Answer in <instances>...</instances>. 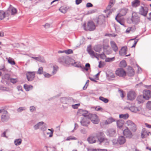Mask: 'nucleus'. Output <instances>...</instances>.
<instances>
[{"mask_svg": "<svg viewBox=\"0 0 151 151\" xmlns=\"http://www.w3.org/2000/svg\"><path fill=\"white\" fill-rule=\"evenodd\" d=\"M129 109L132 112L135 113L137 112V111H139V109L137 108V107L134 106H131L129 107Z\"/></svg>", "mask_w": 151, "mask_h": 151, "instance_id": "nucleus-34", "label": "nucleus"}, {"mask_svg": "<svg viewBox=\"0 0 151 151\" xmlns=\"http://www.w3.org/2000/svg\"><path fill=\"white\" fill-rule=\"evenodd\" d=\"M123 132L124 135L126 138L130 139L133 136L132 134L128 128H127L124 129L123 131Z\"/></svg>", "mask_w": 151, "mask_h": 151, "instance_id": "nucleus-12", "label": "nucleus"}, {"mask_svg": "<svg viewBox=\"0 0 151 151\" xmlns=\"http://www.w3.org/2000/svg\"><path fill=\"white\" fill-rule=\"evenodd\" d=\"M90 65L89 63H87L86 64L85 67L84 68V69L86 71L88 70V68H90Z\"/></svg>", "mask_w": 151, "mask_h": 151, "instance_id": "nucleus-60", "label": "nucleus"}, {"mask_svg": "<svg viewBox=\"0 0 151 151\" xmlns=\"http://www.w3.org/2000/svg\"><path fill=\"white\" fill-rule=\"evenodd\" d=\"M126 65L127 64L126 62L124 60L122 61L120 63L119 66L121 67H125Z\"/></svg>", "mask_w": 151, "mask_h": 151, "instance_id": "nucleus-41", "label": "nucleus"}, {"mask_svg": "<svg viewBox=\"0 0 151 151\" xmlns=\"http://www.w3.org/2000/svg\"><path fill=\"white\" fill-rule=\"evenodd\" d=\"M145 99L144 97L142 95H140L138 96L137 99V101L139 103H143Z\"/></svg>", "mask_w": 151, "mask_h": 151, "instance_id": "nucleus-24", "label": "nucleus"}, {"mask_svg": "<svg viewBox=\"0 0 151 151\" xmlns=\"http://www.w3.org/2000/svg\"><path fill=\"white\" fill-rule=\"evenodd\" d=\"M112 142L113 143V144L114 145H115L116 144L118 143V139L117 140L114 139L112 140Z\"/></svg>", "mask_w": 151, "mask_h": 151, "instance_id": "nucleus-59", "label": "nucleus"}, {"mask_svg": "<svg viewBox=\"0 0 151 151\" xmlns=\"http://www.w3.org/2000/svg\"><path fill=\"white\" fill-rule=\"evenodd\" d=\"M61 101L63 103L70 104V100L65 98H63L61 99Z\"/></svg>", "mask_w": 151, "mask_h": 151, "instance_id": "nucleus-31", "label": "nucleus"}, {"mask_svg": "<svg viewBox=\"0 0 151 151\" xmlns=\"http://www.w3.org/2000/svg\"><path fill=\"white\" fill-rule=\"evenodd\" d=\"M88 112L87 110H83L80 109L78 110L77 112V113H88Z\"/></svg>", "mask_w": 151, "mask_h": 151, "instance_id": "nucleus-49", "label": "nucleus"}, {"mask_svg": "<svg viewBox=\"0 0 151 151\" xmlns=\"http://www.w3.org/2000/svg\"><path fill=\"white\" fill-rule=\"evenodd\" d=\"M136 96V94L134 91H129L127 94V97L128 99L132 100L134 99Z\"/></svg>", "mask_w": 151, "mask_h": 151, "instance_id": "nucleus-14", "label": "nucleus"}, {"mask_svg": "<svg viewBox=\"0 0 151 151\" xmlns=\"http://www.w3.org/2000/svg\"><path fill=\"white\" fill-rule=\"evenodd\" d=\"M104 140L102 142L104 143L106 145H108L109 143V141L108 139L104 137Z\"/></svg>", "mask_w": 151, "mask_h": 151, "instance_id": "nucleus-57", "label": "nucleus"}, {"mask_svg": "<svg viewBox=\"0 0 151 151\" xmlns=\"http://www.w3.org/2000/svg\"><path fill=\"white\" fill-rule=\"evenodd\" d=\"M5 12L3 11H0V20H2L5 17Z\"/></svg>", "mask_w": 151, "mask_h": 151, "instance_id": "nucleus-45", "label": "nucleus"}, {"mask_svg": "<svg viewBox=\"0 0 151 151\" xmlns=\"http://www.w3.org/2000/svg\"><path fill=\"white\" fill-rule=\"evenodd\" d=\"M9 11L11 12V15H14L17 13V10L14 8L10 7L8 9V11Z\"/></svg>", "mask_w": 151, "mask_h": 151, "instance_id": "nucleus-30", "label": "nucleus"}, {"mask_svg": "<svg viewBox=\"0 0 151 151\" xmlns=\"http://www.w3.org/2000/svg\"><path fill=\"white\" fill-rule=\"evenodd\" d=\"M116 133V131L113 129H108L107 131V135L110 136H114L115 135Z\"/></svg>", "mask_w": 151, "mask_h": 151, "instance_id": "nucleus-17", "label": "nucleus"}, {"mask_svg": "<svg viewBox=\"0 0 151 151\" xmlns=\"http://www.w3.org/2000/svg\"><path fill=\"white\" fill-rule=\"evenodd\" d=\"M118 139V143L120 145L124 144L126 141L125 137L123 136L119 137Z\"/></svg>", "mask_w": 151, "mask_h": 151, "instance_id": "nucleus-20", "label": "nucleus"}, {"mask_svg": "<svg viewBox=\"0 0 151 151\" xmlns=\"http://www.w3.org/2000/svg\"><path fill=\"white\" fill-rule=\"evenodd\" d=\"M80 104H75L72 105V107L74 109H77L78 107L80 106Z\"/></svg>", "mask_w": 151, "mask_h": 151, "instance_id": "nucleus-50", "label": "nucleus"}, {"mask_svg": "<svg viewBox=\"0 0 151 151\" xmlns=\"http://www.w3.org/2000/svg\"><path fill=\"white\" fill-rule=\"evenodd\" d=\"M10 80L11 82L13 83H16L18 81L17 78H11Z\"/></svg>", "mask_w": 151, "mask_h": 151, "instance_id": "nucleus-56", "label": "nucleus"}, {"mask_svg": "<svg viewBox=\"0 0 151 151\" xmlns=\"http://www.w3.org/2000/svg\"><path fill=\"white\" fill-rule=\"evenodd\" d=\"M68 9L65 6H63L60 7L59 9V10L62 13H65Z\"/></svg>", "mask_w": 151, "mask_h": 151, "instance_id": "nucleus-37", "label": "nucleus"}, {"mask_svg": "<svg viewBox=\"0 0 151 151\" xmlns=\"http://www.w3.org/2000/svg\"><path fill=\"white\" fill-rule=\"evenodd\" d=\"M111 47L113 50L115 52L118 51V48L115 42L113 41H111L110 42Z\"/></svg>", "mask_w": 151, "mask_h": 151, "instance_id": "nucleus-18", "label": "nucleus"}, {"mask_svg": "<svg viewBox=\"0 0 151 151\" xmlns=\"http://www.w3.org/2000/svg\"><path fill=\"white\" fill-rule=\"evenodd\" d=\"M44 124V122H38L37 124L35 125L33 128L34 129L36 130L39 128L40 127Z\"/></svg>", "mask_w": 151, "mask_h": 151, "instance_id": "nucleus-27", "label": "nucleus"}, {"mask_svg": "<svg viewBox=\"0 0 151 151\" xmlns=\"http://www.w3.org/2000/svg\"><path fill=\"white\" fill-rule=\"evenodd\" d=\"M88 114H83V116L82 118V120L81 121L80 123L83 126H86L89 123V121L87 118Z\"/></svg>", "mask_w": 151, "mask_h": 151, "instance_id": "nucleus-7", "label": "nucleus"}, {"mask_svg": "<svg viewBox=\"0 0 151 151\" xmlns=\"http://www.w3.org/2000/svg\"><path fill=\"white\" fill-rule=\"evenodd\" d=\"M124 123V122L123 120H118L116 122V124L117 127L121 128L123 126Z\"/></svg>", "mask_w": 151, "mask_h": 151, "instance_id": "nucleus-29", "label": "nucleus"}, {"mask_svg": "<svg viewBox=\"0 0 151 151\" xmlns=\"http://www.w3.org/2000/svg\"><path fill=\"white\" fill-rule=\"evenodd\" d=\"M148 11V8L145 6H141L139 8V14L144 16H146Z\"/></svg>", "mask_w": 151, "mask_h": 151, "instance_id": "nucleus-6", "label": "nucleus"}, {"mask_svg": "<svg viewBox=\"0 0 151 151\" xmlns=\"http://www.w3.org/2000/svg\"><path fill=\"white\" fill-rule=\"evenodd\" d=\"M6 59L7 60L8 62L11 65H14L15 63L14 60L12 58L9 57V58H6Z\"/></svg>", "mask_w": 151, "mask_h": 151, "instance_id": "nucleus-35", "label": "nucleus"}, {"mask_svg": "<svg viewBox=\"0 0 151 151\" xmlns=\"http://www.w3.org/2000/svg\"><path fill=\"white\" fill-rule=\"evenodd\" d=\"M9 118V116L8 114H3L1 116V119L3 122L7 121Z\"/></svg>", "mask_w": 151, "mask_h": 151, "instance_id": "nucleus-25", "label": "nucleus"}, {"mask_svg": "<svg viewBox=\"0 0 151 151\" xmlns=\"http://www.w3.org/2000/svg\"><path fill=\"white\" fill-rule=\"evenodd\" d=\"M114 121L115 120L114 118L110 117L106 120L101 122L100 124L101 127H104L105 125L109 124Z\"/></svg>", "mask_w": 151, "mask_h": 151, "instance_id": "nucleus-9", "label": "nucleus"}, {"mask_svg": "<svg viewBox=\"0 0 151 151\" xmlns=\"http://www.w3.org/2000/svg\"><path fill=\"white\" fill-rule=\"evenodd\" d=\"M73 52V50L71 49H68L65 50V53L67 54H69Z\"/></svg>", "mask_w": 151, "mask_h": 151, "instance_id": "nucleus-54", "label": "nucleus"}, {"mask_svg": "<svg viewBox=\"0 0 151 151\" xmlns=\"http://www.w3.org/2000/svg\"><path fill=\"white\" fill-rule=\"evenodd\" d=\"M22 142V139H16L14 141V143L16 146H18L20 145Z\"/></svg>", "mask_w": 151, "mask_h": 151, "instance_id": "nucleus-36", "label": "nucleus"}, {"mask_svg": "<svg viewBox=\"0 0 151 151\" xmlns=\"http://www.w3.org/2000/svg\"><path fill=\"white\" fill-rule=\"evenodd\" d=\"M53 70L52 72L53 75L55 74L58 70V67L56 65H54L53 67Z\"/></svg>", "mask_w": 151, "mask_h": 151, "instance_id": "nucleus-43", "label": "nucleus"}, {"mask_svg": "<svg viewBox=\"0 0 151 151\" xmlns=\"http://www.w3.org/2000/svg\"><path fill=\"white\" fill-rule=\"evenodd\" d=\"M132 6L136 7L140 5V1L138 0H135L132 2Z\"/></svg>", "mask_w": 151, "mask_h": 151, "instance_id": "nucleus-28", "label": "nucleus"}, {"mask_svg": "<svg viewBox=\"0 0 151 151\" xmlns=\"http://www.w3.org/2000/svg\"><path fill=\"white\" fill-rule=\"evenodd\" d=\"M147 108L149 109H151V101H149L146 104Z\"/></svg>", "mask_w": 151, "mask_h": 151, "instance_id": "nucleus-48", "label": "nucleus"}, {"mask_svg": "<svg viewBox=\"0 0 151 151\" xmlns=\"http://www.w3.org/2000/svg\"><path fill=\"white\" fill-rule=\"evenodd\" d=\"M125 125L128 127L132 131L134 132L137 129L136 125L131 121L128 120L125 123Z\"/></svg>", "mask_w": 151, "mask_h": 151, "instance_id": "nucleus-5", "label": "nucleus"}, {"mask_svg": "<svg viewBox=\"0 0 151 151\" xmlns=\"http://www.w3.org/2000/svg\"><path fill=\"white\" fill-rule=\"evenodd\" d=\"M126 48L124 47H122L119 51V54L121 56H123L126 54Z\"/></svg>", "mask_w": 151, "mask_h": 151, "instance_id": "nucleus-26", "label": "nucleus"}, {"mask_svg": "<svg viewBox=\"0 0 151 151\" xmlns=\"http://www.w3.org/2000/svg\"><path fill=\"white\" fill-rule=\"evenodd\" d=\"M114 60V57H113L112 58H107L106 60V62H109L113 61Z\"/></svg>", "mask_w": 151, "mask_h": 151, "instance_id": "nucleus-52", "label": "nucleus"}, {"mask_svg": "<svg viewBox=\"0 0 151 151\" xmlns=\"http://www.w3.org/2000/svg\"><path fill=\"white\" fill-rule=\"evenodd\" d=\"M7 113V112L4 109H0V113Z\"/></svg>", "mask_w": 151, "mask_h": 151, "instance_id": "nucleus-64", "label": "nucleus"}, {"mask_svg": "<svg viewBox=\"0 0 151 151\" xmlns=\"http://www.w3.org/2000/svg\"><path fill=\"white\" fill-rule=\"evenodd\" d=\"M128 12V9H122L120 12V15L122 16L125 15Z\"/></svg>", "mask_w": 151, "mask_h": 151, "instance_id": "nucleus-39", "label": "nucleus"}, {"mask_svg": "<svg viewBox=\"0 0 151 151\" xmlns=\"http://www.w3.org/2000/svg\"><path fill=\"white\" fill-rule=\"evenodd\" d=\"M83 27L85 30H89L92 31L96 28V25L93 22L91 21H89L87 24V27L86 28V24L84 23L83 24Z\"/></svg>", "mask_w": 151, "mask_h": 151, "instance_id": "nucleus-4", "label": "nucleus"}, {"mask_svg": "<svg viewBox=\"0 0 151 151\" xmlns=\"http://www.w3.org/2000/svg\"><path fill=\"white\" fill-rule=\"evenodd\" d=\"M151 91L148 90H145L143 91V95L146 100H148L151 96Z\"/></svg>", "mask_w": 151, "mask_h": 151, "instance_id": "nucleus-15", "label": "nucleus"}, {"mask_svg": "<svg viewBox=\"0 0 151 151\" xmlns=\"http://www.w3.org/2000/svg\"><path fill=\"white\" fill-rule=\"evenodd\" d=\"M134 74V69L131 67H129L128 68L127 72V74L130 76H133Z\"/></svg>", "mask_w": 151, "mask_h": 151, "instance_id": "nucleus-23", "label": "nucleus"}, {"mask_svg": "<svg viewBox=\"0 0 151 151\" xmlns=\"http://www.w3.org/2000/svg\"><path fill=\"white\" fill-rule=\"evenodd\" d=\"M47 126V125L44 123V124L40 127V128L42 130L45 131L46 129Z\"/></svg>", "mask_w": 151, "mask_h": 151, "instance_id": "nucleus-47", "label": "nucleus"}, {"mask_svg": "<svg viewBox=\"0 0 151 151\" xmlns=\"http://www.w3.org/2000/svg\"><path fill=\"white\" fill-rule=\"evenodd\" d=\"M99 99L105 103H107L109 101V100L107 99L104 98L102 96L99 97Z\"/></svg>", "mask_w": 151, "mask_h": 151, "instance_id": "nucleus-44", "label": "nucleus"}, {"mask_svg": "<svg viewBox=\"0 0 151 151\" xmlns=\"http://www.w3.org/2000/svg\"><path fill=\"white\" fill-rule=\"evenodd\" d=\"M128 114H120L119 115V117L121 119H126L129 117Z\"/></svg>", "mask_w": 151, "mask_h": 151, "instance_id": "nucleus-32", "label": "nucleus"}, {"mask_svg": "<svg viewBox=\"0 0 151 151\" xmlns=\"http://www.w3.org/2000/svg\"><path fill=\"white\" fill-rule=\"evenodd\" d=\"M29 110L30 112H32L36 110V108L33 106H30L29 108Z\"/></svg>", "mask_w": 151, "mask_h": 151, "instance_id": "nucleus-58", "label": "nucleus"}, {"mask_svg": "<svg viewBox=\"0 0 151 151\" xmlns=\"http://www.w3.org/2000/svg\"><path fill=\"white\" fill-rule=\"evenodd\" d=\"M113 5H114L109 3V5L106 8V10H104V12H107L108 14L107 16V17H108L109 15L112 12L111 11L112 9L110 10V9L113 6Z\"/></svg>", "mask_w": 151, "mask_h": 151, "instance_id": "nucleus-21", "label": "nucleus"}, {"mask_svg": "<svg viewBox=\"0 0 151 151\" xmlns=\"http://www.w3.org/2000/svg\"><path fill=\"white\" fill-rule=\"evenodd\" d=\"M36 73V72H29L27 71L26 72V76L27 80L29 81H33L35 77Z\"/></svg>", "mask_w": 151, "mask_h": 151, "instance_id": "nucleus-8", "label": "nucleus"}, {"mask_svg": "<svg viewBox=\"0 0 151 151\" xmlns=\"http://www.w3.org/2000/svg\"><path fill=\"white\" fill-rule=\"evenodd\" d=\"M116 74L117 75L122 77H124L126 75L125 71L122 68H119L116 71Z\"/></svg>", "mask_w": 151, "mask_h": 151, "instance_id": "nucleus-13", "label": "nucleus"}, {"mask_svg": "<svg viewBox=\"0 0 151 151\" xmlns=\"http://www.w3.org/2000/svg\"><path fill=\"white\" fill-rule=\"evenodd\" d=\"M31 58L37 61H38L42 63H45V60L43 56L39 55L37 57H32Z\"/></svg>", "mask_w": 151, "mask_h": 151, "instance_id": "nucleus-16", "label": "nucleus"}, {"mask_svg": "<svg viewBox=\"0 0 151 151\" xmlns=\"http://www.w3.org/2000/svg\"><path fill=\"white\" fill-rule=\"evenodd\" d=\"M76 138L75 137H72L71 136H70L68 137L66 139L67 140H69L70 139L71 140H76Z\"/></svg>", "mask_w": 151, "mask_h": 151, "instance_id": "nucleus-62", "label": "nucleus"}, {"mask_svg": "<svg viewBox=\"0 0 151 151\" xmlns=\"http://www.w3.org/2000/svg\"><path fill=\"white\" fill-rule=\"evenodd\" d=\"M80 131L81 133L83 134H86L87 133V131L86 129L84 128L81 129L80 130Z\"/></svg>", "mask_w": 151, "mask_h": 151, "instance_id": "nucleus-53", "label": "nucleus"}, {"mask_svg": "<svg viewBox=\"0 0 151 151\" xmlns=\"http://www.w3.org/2000/svg\"><path fill=\"white\" fill-rule=\"evenodd\" d=\"M94 50L98 52H100L101 50V47L99 45L95 46L94 47Z\"/></svg>", "mask_w": 151, "mask_h": 151, "instance_id": "nucleus-38", "label": "nucleus"}, {"mask_svg": "<svg viewBox=\"0 0 151 151\" xmlns=\"http://www.w3.org/2000/svg\"><path fill=\"white\" fill-rule=\"evenodd\" d=\"M48 130L50 131V132H47V134H49V137H51L52 136L53 133V129H48Z\"/></svg>", "mask_w": 151, "mask_h": 151, "instance_id": "nucleus-46", "label": "nucleus"}, {"mask_svg": "<svg viewBox=\"0 0 151 151\" xmlns=\"http://www.w3.org/2000/svg\"><path fill=\"white\" fill-rule=\"evenodd\" d=\"M37 74H39V75H41L43 73V68L42 67H40L38 70L36 72V73Z\"/></svg>", "mask_w": 151, "mask_h": 151, "instance_id": "nucleus-40", "label": "nucleus"}, {"mask_svg": "<svg viewBox=\"0 0 151 151\" xmlns=\"http://www.w3.org/2000/svg\"><path fill=\"white\" fill-rule=\"evenodd\" d=\"M132 29H134V27H130L128 28V29L126 30V32L127 33H129L131 31V30Z\"/></svg>", "mask_w": 151, "mask_h": 151, "instance_id": "nucleus-63", "label": "nucleus"}, {"mask_svg": "<svg viewBox=\"0 0 151 151\" xmlns=\"http://www.w3.org/2000/svg\"><path fill=\"white\" fill-rule=\"evenodd\" d=\"M44 76L46 78H49L51 76V75L48 73H44L43 74Z\"/></svg>", "mask_w": 151, "mask_h": 151, "instance_id": "nucleus-61", "label": "nucleus"}, {"mask_svg": "<svg viewBox=\"0 0 151 151\" xmlns=\"http://www.w3.org/2000/svg\"><path fill=\"white\" fill-rule=\"evenodd\" d=\"M88 116L94 124H98L100 122L98 116L96 114H88Z\"/></svg>", "mask_w": 151, "mask_h": 151, "instance_id": "nucleus-2", "label": "nucleus"}, {"mask_svg": "<svg viewBox=\"0 0 151 151\" xmlns=\"http://www.w3.org/2000/svg\"><path fill=\"white\" fill-rule=\"evenodd\" d=\"M24 88L26 91H28L33 88V86L32 85H28L27 84H24Z\"/></svg>", "mask_w": 151, "mask_h": 151, "instance_id": "nucleus-33", "label": "nucleus"}, {"mask_svg": "<svg viewBox=\"0 0 151 151\" xmlns=\"http://www.w3.org/2000/svg\"><path fill=\"white\" fill-rule=\"evenodd\" d=\"M26 109V108L25 107H21L19 108L18 109V112H21L22 111L25 110Z\"/></svg>", "mask_w": 151, "mask_h": 151, "instance_id": "nucleus-51", "label": "nucleus"}, {"mask_svg": "<svg viewBox=\"0 0 151 151\" xmlns=\"http://www.w3.org/2000/svg\"><path fill=\"white\" fill-rule=\"evenodd\" d=\"M96 136L99 141L101 143H102V141L104 140L105 137L104 133L101 132H99L96 134Z\"/></svg>", "mask_w": 151, "mask_h": 151, "instance_id": "nucleus-10", "label": "nucleus"}, {"mask_svg": "<svg viewBox=\"0 0 151 151\" xmlns=\"http://www.w3.org/2000/svg\"><path fill=\"white\" fill-rule=\"evenodd\" d=\"M150 134V132H147L146 130L144 128L142 129L141 136L142 138H144L147 136H149Z\"/></svg>", "mask_w": 151, "mask_h": 151, "instance_id": "nucleus-19", "label": "nucleus"}, {"mask_svg": "<svg viewBox=\"0 0 151 151\" xmlns=\"http://www.w3.org/2000/svg\"><path fill=\"white\" fill-rule=\"evenodd\" d=\"M87 140L90 143H95L96 142V137L95 136H91L88 138Z\"/></svg>", "mask_w": 151, "mask_h": 151, "instance_id": "nucleus-22", "label": "nucleus"}, {"mask_svg": "<svg viewBox=\"0 0 151 151\" xmlns=\"http://www.w3.org/2000/svg\"><path fill=\"white\" fill-rule=\"evenodd\" d=\"M87 50L89 54L92 58H97L99 56L98 55L97 53L95 52L91 49V47H88Z\"/></svg>", "mask_w": 151, "mask_h": 151, "instance_id": "nucleus-11", "label": "nucleus"}, {"mask_svg": "<svg viewBox=\"0 0 151 151\" xmlns=\"http://www.w3.org/2000/svg\"><path fill=\"white\" fill-rule=\"evenodd\" d=\"M106 77L108 78H113L115 77V75L113 73L111 72L109 73H106Z\"/></svg>", "mask_w": 151, "mask_h": 151, "instance_id": "nucleus-42", "label": "nucleus"}, {"mask_svg": "<svg viewBox=\"0 0 151 151\" xmlns=\"http://www.w3.org/2000/svg\"><path fill=\"white\" fill-rule=\"evenodd\" d=\"M72 60L68 57H62L58 59L59 63L63 65L67 66L71 64Z\"/></svg>", "mask_w": 151, "mask_h": 151, "instance_id": "nucleus-1", "label": "nucleus"}, {"mask_svg": "<svg viewBox=\"0 0 151 151\" xmlns=\"http://www.w3.org/2000/svg\"><path fill=\"white\" fill-rule=\"evenodd\" d=\"M119 16V14H118L117 16H116V17L115 18V19L116 20V21L119 23L121 24L122 25H124V23L123 22H122L120 20H119V19H117V17H118V16Z\"/></svg>", "mask_w": 151, "mask_h": 151, "instance_id": "nucleus-55", "label": "nucleus"}, {"mask_svg": "<svg viewBox=\"0 0 151 151\" xmlns=\"http://www.w3.org/2000/svg\"><path fill=\"white\" fill-rule=\"evenodd\" d=\"M140 16L139 14L135 12H133L132 14L131 20L132 23L134 24H137L140 22Z\"/></svg>", "mask_w": 151, "mask_h": 151, "instance_id": "nucleus-3", "label": "nucleus"}]
</instances>
